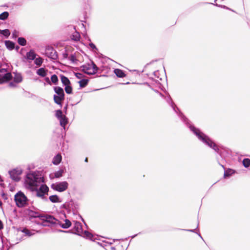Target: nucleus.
<instances>
[{
    "label": "nucleus",
    "mask_w": 250,
    "mask_h": 250,
    "mask_svg": "<svg viewBox=\"0 0 250 250\" xmlns=\"http://www.w3.org/2000/svg\"><path fill=\"white\" fill-rule=\"evenodd\" d=\"M43 182V177L39 171H29L24 179V188L31 191L36 190L40 185Z\"/></svg>",
    "instance_id": "f257e3e1"
},
{
    "label": "nucleus",
    "mask_w": 250,
    "mask_h": 250,
    "mask_svg": "<svg viewBox=\"0 0 250 250\" xmlns=\"http://www.w3.org/2000/svg\"><path fill=\"white\" fill-rule=\"evenodd\" d=\"M42 222L40 224L43 226H51L52 225H59L63 229H67L71 225V222L65 219L64 223H61L59 220L50 215H42L39 216Z\"/></svg>",
    "instance_id": "f03ea898"
},
{
    "label": "nucleus",
    "mask_w": 250,
    "mask_h": 250,
    "mask_svg": "<svg viewBox=\"0 0 250 250\" xmlns=\"http://www.w3.org/2000/svg\"><path fill=\"white\" fill-rule=\"evenodd\" d=\"M189 127L199 140L210 148H213L215 151H218V148L216 145L208 136L193 126L190 125Z\"/></svg>",
    "instance_id": "7ed1b4c3"
},
{
    "label": "nucleus",
    "mask_w": 250,
    "mask_h": 250,
    "mask_svg": "<svg viewBox=\"0 0 250 250\" xmlns=\"http://www.w3.org/2000/svg\"><path fill=\"white\" fill-rule=\"evenodd\" d=\"M14 200L16 206L20 208L27 207L29 201L27 196L21 190L18 191L15 194Z\"/></svg>",
    "instance_id": "20e7f679"
},
{
    "label": "nucleus",
    "mask_w": 250,
    "mask_h": 250,
    "mask_svg": "<svg viewBox=\"0 0 250 250\" xmlns=\"http://www.w3.org/2000/svg\"><path fill=\"white\" fill-rule=\"evenodd\" d=\"M68 187V184L66 181L57 182L52 184L51 188L59 192H63L66 190Z\"/></svg>",
    "instance_id": "39448f33"
},
{
    "label": "nucleus",
    "mask_w": 250,
    "mask_h": 250,
    "mask_svg": "<svg viewBox=\"0 0 250 250\" xmlns=\"http://www.w3.org/2000/svg\"><path fill=\"white\" fill-rule=\"evenodd\" d=\"M22 169L20 167H17L10 171L9 173L11 178L16 182L19 181L21 179V176L22 173Z\"/></svg>",
    "instance_id": "423d86ee"
},
{
    "label": "nucleus",
    "mask_w": 250,
    "mask_h": 250,
    "mask_svg": "<svg viewBox=\"0 0 250 250\" xmlns=\"http://www.w3.org/2000/svg\"><path fill=\"white\" fill-rule=\"evenodd\" d=\"M22 79H0V84H7L10 87H15L21 82Z\"/></svg>",
    "instance_id": "0eeeda50"
},
{
    "label": "nucleus",
    "mask_w": 250,
    "mask_h": 250,
    "mask_svg": "<svg viewBox=\"0 0 250 250\" xmlns=\"http://www.w3.org/2000/svg\"><path fill=\"white\" fill-rule=\"evenodd\" d=\"M82 70L85 73L88 75L94 74L97 71L96 66L93 63L83 65Z\"/></svg>",
    "instance_id": "6e6552de"
},
{
    "label": "nucleus",
    "mask_w": 250,
    "mask_h": 250,
    "mask_svg": "<svg viewBox=\"0 0 250 250\" xmlns=\"http://www.w3.org/2000/svg\"><path fill=\"white\" fill-rule=\"evenodd\" d=\"M62 83L65 85V91L67 94H71L72 92V87L69 85L70 81L69 79H61Z\"/></svg>",
    "instance_id": "1a4fd4ad"
},
{
    "label": "nucleus",
    "mask_w": 250,
    "mask_h": 250,
    "mask_svg": "<svg viewBox=\"0 0 250 250\" xmlns=\"http://www.w3.org/2000/svg\"><path fill=\"white\" fill-rule=\"evenodd\" d=\"M68 60L71 63L75 64H78V62H82L78 55H75V56L72 55L68 57Z\"/></svg>",
    "instance_id": "9d476101"
},
{
    "label": "nucleus",
    "mask_w": 250,
    "mask_h": 250,
    "mask_svg": "<svg viewBox=\"0 0 250 250\" xmlns=\"http://www.w3.org/2000/svg\"><path fill=\"white\" fill-rule=\"evenodd\" d=\"M74 229L76 231V233L81 235L82 233H83V231L82 229V226L81 224L77 221L75 222L74 223Z\"/></svg>",
    "instance_id": "9b49d317"
},
{
    "label": "nucleus",
    "mask_w": 250,
    "mask_h": 250,
    "mask_svg": "<svg viewBox=\"0 0 250 250\" xmlns=\"http://www.w3.org/2000/svg\"><path fill=\"white\" fill-rule=\"evenodd\" d=\"M0 78H12V76L6 69H1L0 70Z\"/></svg>",
    "instance_id": "f8f14e48"
},
{
    "label": "nucleus",
    "mask_w": 250,
    "mask_h": 250,
    "mask_svg": "<svg viewBox=\"0 0 250 250\" xmlns=\"http://www.w3.org/2000/svg\"><path fill=\"white\" fill-rule=\"evenodd\" d=\"M64 171L63 169H60L59 170L56 171L54 173H52L50 175L51 178H60L62 176Z\"/></svg>",
    "instance_id": "ddd939ff"
},
{
    "label": "nucleus",
    "mask_w": 250,
    "mask_h": 250,
    "mask_svg": "<svg viewBox=\"0 0 250 250\" xmlns=\"http://www.w3.org/2000/svg\"><path fill=\"white\" fill-rule=\"evenodd\" d=\"M36 54L35 52L31 50L26 54L27 59L29 60H33L35 59Z\"/></svg>",
    "instance_id": "4468645a"
},
{
    "label": "nucleus",
    "mask_w": 250,
    "mask_h": 250,
    "mask_svg": "<svg viewBox=\"0 0 250 250\" xmlns=\"http://www.w3.org/2000/svg\"><path fill=\"white\" fill-rule=\"evenodd\" d=\"M4 43L7 48L9 50H13L15 47L14 43L10 41H5Z\"/></svg>",
    "instance_id": "2eb2a0df"
},
{
    "label": "nucleus",
    "mask_w": 250,
    "mask_h": 250,
    "mask_svg": "<svg viewBox=\"0 0 250 250\" xmlns=\"http://www.w3.org/2000/svg\"><path fill=\"white\" fill-rule=\"evenodd\" d=\"M54 89L57 94V95L61 96L62 97H64V92L62 88L60 87H54Z\"/></svg>",
    "instance_id": "dca6fc26"
},
{
    "label": "nucleus",
    "mask_w": 250,
    "mask_h": 250,
    "mask_svg": "<svg viewBox=\"0 0 250 250\" xmlns=\"http://www.w3.org/2000/svg\"><path fill=\"white\" fill-rule=\"evenodd\" d=\"M114 73L119 78H123L125 76L124 72L121 69H115L114 71Z\"/></svg>",
    "instance_id": "f3484780"
},
{
    "label": "nucleus",
    "mask_w": 250,
    "mask_h": 250,
    "mask_svg": "<svg viewBox=\"0 0 250 250\" xmlns=\"http://www.w3.org/2000/svg\"><path fill=\"white\" fill-rule=\"evenodd\" d=\"M50 201L52 203H60L61 200L60 198L56 195H51L49 198Z\"/></svg>",
    "instance_id": "a211bd4d"
},
{
    "label": "nucleus",
    "mask_w": 250,
    "mask_h": 250,
    "mask_svg": "<svg viewBox=\"0 0 250 250\" xmlns=\"http://www.w3.org/2000/svg\"><path fill=\"white\" fill-rule=\"evenodd\" d=\"M62 160V156L60 154H58L53 159V163L57 165L60 163Z\"/></svg>",
    "instance_id": "6ab92c4d"
},
{
    "label": "nucleus",
    "mask_w": 250,
    "mask_h": 250,
    "mask_svg": "<svg viewBox=\"0 0 250 250\" xmlns=\"http://www.w3.org/2000/svg\"><path fill=\"white\" fill-rule=\"evenodd\" d=\"M63 99H64V97H62V96H59V95H54V101L58 104H61V103H62V100H63Z\"/></svg>",
    "instance_id": "aec40b11"
},
{
    "label": "nucleus",
    "mask_w": 250,
    "mask_h": 250,
    "mask_svg": "<svg viewBox=\"0 0 250 250\" xmlns=\"http://www.w3.org/2000/svg\"><path fill=\"white\" fill-rule=\"evenodd\" d=\"M37 73L41 77H45L46 75V71L43 68H41L37 70Z\"/></svg>",
    "instance_id": "412c9836"
},
{
    "label": "nucleus",
    "mask_w": 250,
    "mask_h": 250,
    "mask_svg": "<svg viewBox=\"0 0 250 250\" xmlns=\"http://www.w3.org/2000/svg\"><path fill=\"white\" fill-rule=\"evenodd\" d=\"M61 126L64 127L67 123V119L65 116L59 119Z\"/></svg>",
    "instance_id": "4be33fe9"
},
{
    "label": "nucleus",
    "mask_w": 250,
    "mask_h": 250,
    "mask_svg": "<svg viewBox=\"0 0 250 250\" xmlns=\"http://www.w3.org/2000/svg\"><path fill=\"white\" fill-rule=\"evenodd\" d=\"M78 83L80 84V87H84L87 84L88 79H81Z\"/></svg>",
    "instance_id": "5701e85b"
},
{
    "label": "nucleus",
    "mask_w": 250,
    "mask_h": 250,
    "mask_svg": "<svg viewBox=\"0 0 250 250\" xmlns=\"http://www.w3.org/2000/svg\"><path fill=\"white\" fill-rule=\"evenodd\" d=\"M81 235H83L84 237L89 239H91L93 237L92 234L87 231H84Z\"/></svg>",
    "instance_id": "b1692460"
},
{
    "label": "nucleus",
    "mask_w": 250,
    "mask_h": 250,
    "mask_svg": "<svg viewBox=\"0 0 250 250\" xmlns=\"http://www.w3.org/2000/svg\"><path fill=\"white\" fill-rule=\"evenodd\" d=\"M39 189H40L42 192L44 193L45 194L47 193L49 190L48 188L45 185H41Z\"/></svg>",
    "instance_id": "393cba45"
},
{
    "label": "nucleus",
    "mask_w": 250,
    "mask_h": 250,
    "mask_svg": "<svg viewBox=\"0 0 250 250\" xmlns=\"http://www.w3.org/2000/svg\"><path fill=\"white\" fill-rule=\"evenodd\" d=\"M58 79H46L45 82L44 83V85H45L46 84L51 85L52 83L56 84Z\"/></svg>",
    "instance_id": "a878e982"
},
{
    "label": "nucleus",
    "mask_w": 250,
    "mask_h": 250,
    "mask_svg": "<svg viewBox=\"0 0 250 250\" xmlns=\"http://www.w3.org/2000/svg\"><path fill=\"white\" fill-rule=\"evenodd\" d=\"M9 16V13L7 12H4L0 14V20H5Z\"/></svg>",
    "instance_id": "bb28decb"
},
{
    "label": "nucleus",
    "mask_w": 250,
    "mask_h": 250,
    "mask_svg": "<svg viewBox=\"0 0 250 250\" xmlns=\"http://www.w3.org/2000/svg\"><path fill=\"white\" fill-rule=\"evenodd\" d=\"M18 42L21 45L24 46L26 45V40L23 38H19Z\"/></svg>",
    "instance_id": "cd10ccee"
},
{
    "label": "nucleus",
    "mask_w": 250,
    "mask_h": 250,
    "mask_svg": "<svg viewBox=\"0 0 250 250\" xmlns=\"http://www.w3.org/2000/svg\"><path fill=\"white\" fill-rule=\"evenodd\" d=\"M243 165L245 167H248L250 165V159L245 158L243 160Z\"/></svg>",
    "instance_id": "c85d7f7f"
},
{
    "label": "nucleus",
    "mask_w": 250,
    "mask_h": 250,
    "mask_svg": "<svg viewBox=\"0 0 250 250\" xmlns=\"http://www.w3.org/2000/svg\"><path fill=\"white\" fill-rule=\"evenodd\" d=\"M36 191H37L36 194L38 197H39L42 199H44V195H45L44 193L42 192L40 189H38V188Z\"/></svg>",
    "instance_id": "c756f323"
},
{
    "label": "nucleus",
    "mask_w": 250,
    "mask_h": 250,
    "mask_svg": "<svg viewBox=\"0 0 250 250\" xmlns=\"http://www.w3.org/2000/svg\"><path fill=\"white\" fill-rule=\"evenodd\" d=\"M21 231L22 232L24 233L25 234V235H26L28 236H31L35 234L34 232L32 233L31 231H30L29 230H28L26 229H22Z\"/></svg>",
    "instance_id": "7c9ffc66"
},
{
    "label": "nucleus",
    "mask_w": 250,
    "mask_h": 250,
    "mask_svg": "<svg viewBox=\"0 0 250 250\" xmlns=\"http://www.w3.org/2000/svg\"><path fill=\"white\" fill-rule=\"evenodd\" d=\"M35 63L38 65H40L42 63V59L41 57L35 58Z\"/></svg>",
    "instance_id": "2f4dec72"
},
{
    "label": "nucleus",
    "mask_w": 250,
    "mask_h": 250,
    "mask_svg": "<svg viewBox=\"0 0 250 250\" xmlns=\"http://www.w3.org/2000/svg\"><path fill=\"white\" fill-rule=\"evenodd\" d=\"M1 34L3 35L6 37H8L10 35V32L8 29H4L2 30Z\"/></svg>",
    "instance_id": "473e14b6"
},
{
    "label": "nucleus",
    "mask_w": 250,
    "mask_h": 250,
    "mask_svg": "<svg viewBox=\"0 0 250 250\" xmlns=\"http://www.w3.org/2000/svg\"><path fill=\"white\" fill-rule=\"evenodd\" d=\"M56 116L59 119L64 115H62V112L61 110H58L56 111Z\"/></svg>",
    "instance_id": "72a5a7b5"
},
{
    "label": "nucleus",
    "mask_w": 250,
    "mask_h": 250,
    "mask_svg": "<svg viewBox=\"0 0 250 250\" xmlns=\"http://www.w3.org/2000/svg\"><path fill=\"white\" fill-rule=\"evenodd\" d=\"M50 50H51V54H52V55H51L50 57L52 58H53V59H55L56 57V56H57V55H56V52L53 50L52 48H50V49H48V51Z\"/></svg>",
    "instance_id": "f704fd0d"
},
{
    "label": "nucleus",
    "mask_w": 250,
    "mask_h": 250,
    "mask_svg": "<svg viewBox=\"0 0 250 250\" xmlns=\"http://www.w3.org/2000/svg\"><path fill=\"white\" fill-rule=\"evenodd\" d=\"M12 35L14 37H17L18 35V32L17 30H14L12 33Z\"/></svg>",
    "instance_id": "c9c22d12"
},
{
    "label": "nucleus",
    "mask_w": 250,
    "mask_h": 250,
    "mask_svg": "<svg viewBox=\"0 0 250 250\" xmlns=\"http://www.w3.org/2000/svg\"><path fill=\"white\" fill-rule=\"evenodd\" d=\"M75 75L76 76V77L78 78V79H79V78H82V74H80V73H75Z\"/></svg>",
    "instance_id": "e433bc0d"
},
{
    "label": "nucleus",
    "mask_w": 250,
    "mask_h": 250,
    "mask_svg": "<svg viewBox=\"0 0 250 250\" xmlns=\"http://www.w3.org/2000/svg\"><path fill=\"white\" fill-rule=\"evenodd\" d=\"M229 174H230L228 172H225L224 173V177H226L228 176Z\"/></svg>",
    "instance_id": "4c0bfd02"
},
{
    "label": "nucleus",
    "mask_w": 250,
    "mask_h": 250,
    "mask_svg": "<svg viewBox=\"0 0 250 250\" xmlns=\"http://www.w3.org/2000/svg\"><path fill=\"white\" fill-rule=\"evenodd\" d=\"M90 46L92 48H96V46L94 44H93V43H90Z\"/></svg>",
    "instance_id": "58836bf2"
},
{
    "label": "nucleus",
    "mask_w": 250,
    "mask_h": 250,
    "mask_svg": "<svg viewBox=\"0 0 250 250\" xmlns=\"http://www.w3.org/2000/svg\"><path fill=\"white\" fill-rule=\"evenodd\" d=\"M50 78H57V76L56 75H53Z\"/></svg>",
    "instance_id": "ea45409f"
},
{
    "label": "nucleus",
    "mask_w": 250,
    "mask_h": 250,
    "mask_svg": "<svg viewBox=\"0 0 250 250\" xmlns=\"http://www.w3.org/2000/svg\"><path fill=\"white\" fill-rule=\"evenodd\" d=\"M3 227L1 221H0V229H1Z\"/></svg>",
    "instance_id": "a19ab883"
},
{
    "label": "nucleus",
    "mask_w": 250,
    "mask_h": 250,
    "mask_svg": "<svg viewBox=\"0 0 250 250\" xmlns=\"http://www.w3.org/2000/svg\"><path fill=\"white\" fill-rule=\"evenodd\" d=\"M216 5L220 6L221 7L226 8H227V7L225 6H222V5H218V4H216ZM227 9H228V8H227Z\"/></svg>",
    "instance_id": "79ce46f5"
},
{
    "label": "nucleus",
    "mask_w": 250,
    "mask_h": 250,
    "mask_svg": "<svg viewBox=\"0 0 250 250\" xmlns=\"http://www.w3.org/2000/svg\"><path fill=\"white\" fill-rule=\"evenodd\" d=\"M158 73V72H155L154 73V76H155V77H156V76H157V74Z\"/></svg>",
    "instance_id": "37998d69"
},
{
    "label": "nucleus",
    "mask_w": 250,
    "mask_h": 250,
    "mask_svg": "<svg viewBox=\"0 0 250 250\" xmlns=\"http://www.w3.org/2000/svg\"><path fill=\"white\" fill-rule=\"evenodd\" d=\"M130 83L129 82H125L124 83H123L122 84H129Z\"/></svg>",
    "instance_id": "c03bdc74"
},
{
    "label": "nucleus",
    "mask_w": 250,
    "mask_h": 250,
    "mask_svg": "<svg viewBox=\"0 0 250 250\" xmlns=\"http://www.w3.org/2000/svg\"><path fill=\"white\" fill-rule=\"evenodd\" d=\"M188 231H191V232H194V229H189V230H188Z\"/></svg>",
    "instance_id": "a18cd8bd"
},
{
    "label": "nucleus",
    "mask_w": 250,
    "mask_h": 250,
    "mask_svg": "<svg viewBox=\"0 0 250 250\" xmlns=\"http://www.w3.org/2000/svg\"><path fill=\"white\" fill-rule=\"evenodd\" d=\"M111 249L112 250H115V248L114 247H111Z\"/></svg>",
    "instance_id": "49530a36"
},
{
    "label": "nucleus",
    "mask_w": 250,
    "mask_h": 250,
    "mask_svg": "<svg viewBox=\"0 0 250 250\" xmlns=\"http://www.w3.org/2000/svg\"><path fill=\"white\" fill-rule=\"evenodd\" d=\"M61 78L64 79V78H67L65 76H62Z\"/></svg>",
    "instance_id": "de8ad7c7"
},
{
    "label": "nucleus",
    "mask_w": 250,
    "mask_h": 250,
    "mask_svg": "<svg viewBox=\"0 0 250 250\" xmlns=\"http://www.w3.org/2000/svg\"><path fill=\"white\" fill-rule=\"evenodd\" d=\"M198 235L201 238H202V236H201V235L200 234H198Z\"/></svg>",
    "instance_id": "09e8293b"
},
{
    "label": "nucleus",
    "mask_w": 250,
    "mask_h": 250,
    "mask_svg": "<svg viewBox=\"0 0 250 250\" xmlns=\"http://www.w3.org/2000/svg\"><path fill=\"white\" fill-rule=\"evenodd\" d=\"M2 32V30L0 29V34H1Z\"/></svg>",
    "instance_id": "8fccbe9b"
},
{
    "label": "nucleus",
    "mask_w": 250,
    "mask_h": 250,
    "mask_svg": "<svg viewBox=\"0 0 250 250\" xmlns=\"http://www.w3.org/2000/svg\"><path fill=\"white\" fill-rule=\"evenodd\" d=\"M85 161L86 162H87V158H86V159H85Z\"/></svg>",
    "instance_id": "3c124183"
},
{
    "label": "nucleus",
    "mask_w": 250,
    "mask_h": 250,
    "mask_svg": "<svg viewBox=\"0 0 250 250\" xmlns=\"http://www.w3.org/2000/svg\"><path fill=\"white\" fill-rule=\"evenodd\" d=\"M1 201H0V206H1Z\"/></svg>",
    "instance_id": "603ef678"
},
{
    "label": "nucleus",
    "mask_w": 250,
    "mask_h": 250,
    "mask_svg": "<svg viewBox=\"0 0 250 250\" xmlns=\"http://www.w3.org/2000/svg\"><path fill=\"white\" fill-rule=\"evenodd\" d=\"M0 250H1V248L0 247Z\"/></svg>",
    "instance_id": "864d4df0"
}]
</instances>
